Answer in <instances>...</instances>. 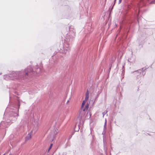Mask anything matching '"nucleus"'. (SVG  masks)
<instances>
[{
  "label": "nucleus",
  "mask_w": 155,
  "mask_h": 155,
  "mask_svg": "<svg viewBox=\"0 0 155 155\" xmlns=\"http://www.w3.org/2000/svg\"><path fill=\"white\" fill-rule=\"evenodd\" d=\"M16 104H14L13 105L15 109L11 108L9 110L8 113V114L9 115V118L7 120L6 123H9L10 122L13 123V121H16L17 118V117L18 116V109L19 108L20 104L19 101H17Z\"/></svg>",
  "instance_id": "nucleus-1"
},
{
  "label": "nucleus",
  "mask_w": 155,
  "mask_h": 155,
  "mask_svg": "<svg viewBox=\"0 0 155 155\" xmlns=\"http://www.w3.org/2000/svg\"><path fill=\"white\" fill-rule=\"evenodd\" d=\"M4 79L6 80L11 79L13 80L25 79L22 71H12L9 74L5 75L4 77Z\"/></svg>",
  "instance_id": "nucleus-2"
},
{
  "label": "nucleus",
  "mask_w": 155,
  "mask_h": 155,
  "mask_svg": "<svg viewBox=\"0 0 155 155\" xmlns=\"http://www.w3.org/2000/svg\"><path fill=\"white\" fill-rule=\"evenodd\" d=\"M41 71V68H38L36 69V70L34 71L32 69L31 67V66H29L23 71V76H24L25 79L28 76L29 74H31V73H33L35 72L36 73H39Z\"/></svg>",
  "instance_id": "nucleus-3"
},
{
  "label": "nucleus",
  "mask_w": 155,
  "mask_h": 155,
  "mask_svg": "<svg viewBox=\"0 0 155 155\" xmlns=\"http://www.w3.org/2000/svg\"><path fill=\"white\" fill-rule=\"evenodd\" d=\"M143 68L141 69H140L136 71L131 72V73H134V74L137 75V78H139L140 77L143 76L145 74V73L143 71Z\"/></svg>",
  "instance_id": "nucleus-4"
},
{
  "label": "nucleus",
  "mask_w": 155,
  "mask_h": 155,
  "mask_svg": "<svg viewBox=\"0 0 155 155\" xmlns=\"http://www.w3.org/2000/svg\"><path fill=\"white\" fill-rule=\"evenodd\" d=\"M151 1V2H150V3L151 4H154L155 3V0H140V3H143V5H144L145 3V2L147 1Z\"/></svg>",
  "instance_id": "nucleus-5"
},
{
  "label": "nucleus",
  "mask_w": 155,
  "mask_h": 155,
  "mask_svg": "<svg viewBox=\"0 0 155 155\" xmlns=\"http://www.w3.org/2000/svg\"><path fill=\"white\" fill-rule=\"evenodd\" d=\"M33 130H32L31 131V133H29L27 136L25 138V141H28V140H29L31 138V134H32L33 132Z\"/></svg>",
  "instance_id": "nucleus-6"
},
{
  "label": "nucleus",
  "mask_w": 155,
  "mask_h": 155,
  "mask_svg": "<svg viewBox=\"0 0 155 155\" xmlns=\"http://www.w3.org/2000/svg\"><path fill=\"white\" fill-rule=\"evenodd\" d=\"M64 50H65L64 51V52L65 54H66L69 52L70 50V47L68 45H67L65 48H64Z\"/></svg>",
  "instance_id": "nucleus-7"
},
{
  "label": "nucleus",
  "mask_w": 155,
  "mask_h": 155,
  "mask_svg": "<svg viewBox=\"0 0 155 155\" xmlns=\"http://www.w3.org/2000/svg\"><path fill=\"white\" fill-rule=\"evenodd\" d=\"M104 149L105 152H106L107 149V147L106 143H104Z\"/></svg>",
  "instance_id": "nucleus-8"
},
{
  "label": "nucleus",
  "mask_w": 155,
  "mask_h": 155,
  "mask_svg": "<svg viewBox=\"0 0 155 155\" xmlns=\"http://www.w3.org/2000/svg\"><path fill=\"white\" fill-rule=\"evenodd\" d=\"M106 126H107V120L106 119H105V122L104 126V130H106Z\"/></svg>",
  "instance_id": "nucleus-9"
},
{
  "label": "nucleus",
  "mask_w": 155,
  "mask_h": 155,
  "mask_svg": "<svg viewBox=\"0 0 155 155\" xmlns=\"http://www.w3.org/2000/svg\"><path fill=\"white\" fill-rule=\"evenodd\" d=\"M85 103V101H83L82 103L81 106V109H82L83 107L84 106V104Z\"/></svg>",
  "instance_id": "nucleus-10"
},
{
  "label": "nucleus",
  "mask_w": 155,
  "mask_h": 155,
  "mask_svg": "<svg viewBox=\"0 0 155 155\" xmlns=\"http://www.w3.org/2000/svg\"><path fill=\"white\" fill-rule=\"evenodd\" d=\"M81 113H82V111L84 112L87 110L85 108H83V107L82 109V110L81 109Z\"/></svg>",
  "instance_id": "nucleus-11"
},
{
  "label": "nucleus",
  "mask_w": 155,
  "mask_h": 155,
  "mask_svg": "<svg viewBox=\"0 0 155 155\" xmlns=\"http://www.w3.org/2000/svg\"><path fill=\"white\" fill-rule=\"evenodd\" d=\"M85 108L86 109V110H87L89 108V104L88 103L86 104Z\"/></svg>",
  "instance_id": "nucleus-12"
},
{
  "label": "nucleus",
  "mask_w": 155,
  "mask_h": 155,
  "mask_svg": "<svg viewBox=\"0 0 155 155\" xmlns=\"http://www.w3.org/2000/svg\"><path fill=\"white\" fill-rule=\"evenodd\" d=\"M89 98V95H85V101H87Z\"/></svg>",
  "instance_id": "nucleus-13"
},
{
  "label": "nucleus",
  "mask_w": 155,
  "mask_h": 155,
  "mask_svg": "<svg viewBox=\"0 0 155 155\" xmlns=\"http://www.w3.org/2000/svg\"><path fill=\"white\" fill-rule=\"evenodd\" d=\"M52 145H53V144L52 143L51 144V145L49 148V149H48V152L50 150V149L51 148Z\"/></svg>",
  "instance_id": "nucleus-14"
},
{
  "label": "nucleus",
  "mask_w": 155,
  "mask_h": 155,
  "mask_svg": "<svg viewBox=\"0 0 155 155\" xmlns=\"http://www.w3.org/2000/svg\"><path fill=\"white\" fill-rule=\"evenodd\" d=\"M107 110L105 111L103 113V117L107 113Z\"/></svg>",
  "instance_id": "nucleus-15"
},
{
  "label": "nucleus",
  "mask_w": 155,
  "mask_h": 155,
  "mask_svg": "<svg viewBox=\"0 0 155 155\" xmlns=\"http://www.w3.org/2000/svg\"><path fill=\"white\" fill-rule=\"evenodd\" d=\"M75 33L74 31H73L72 37L73 38H74L75 37Z\"/></svg>",
  "instance_id": "nucleus-16"
},
{
  "label": "nucleus",
  "mask_w": 155,
  "mask_h": 155,
  "mask_svg": "<svg viewBox=\"0 0 155 155\" xmlns=\"http://www.w3.org/2000/svg\"><path fill=\"white\" fill-rule=\"evenodd\" d=\"M106 130H104L103 132H102L103 135H105L106 134Z\"/></svg>",
  "instance_id": "nucleus-17"
},
{
  "label": "nucleus",
  "mask_w": 155,
  "mask_h": 155,
  "mask_svg": "<svg viewBox=\"0 0 155 155\" xmlns=\"http://www.w3.org/2000/svg\"><path fill=\"white\" fill-rule=\"evenodd\" d=\"M58 130H57V129H56L55 130V132H56V133L55 132H54V135H56L57 133H58V132L57 131Z\"/></svg>",
  "instance_id": "nucleus-18"
},
{
  "label": "nucleus",
  "mask_w": 155,
  "mask_h": 155,
  "mask_svg": "<svg viewBox=\"0 0 155 155\" xmlns=\"http://www.w3.org/2000/svg\"><path fill=\"white\" fill-rule=\"evenodd\" d=\"M89 95V93L88 92V91H87L85 95Z\"/></svg>",
  "instance_id": "nucleus-19"
},
{
  "label": "nucleus",
  "mask_w": 155,
  "mask_h": 155,
  "mask_svg": "<svg viewBox=\"0 0 155 155\" xmlns=\"http://www.w3.org/2000/svg\"><path fill=\"white\" fill-rule=\"evenodd\" d=\"M9 98H10L9 104H11V96H10V95Z\"/></svg>",
  "instance_id": "nucleus-20"
},
{
  "label": "nucleus",
  "mask_w": 155,
  "mask_h": 155,
  "mask_svg": "<svg viewBox=\"0 0 155 155\" xmlns=\"http://www.w3.org/2000/svg\"><path fill=\"white\" fill-rule=\"evenodd\" d=\"M5 122H3V121H2V122L0 124V125H2V124H4Z\"/></svg>",
  "instance_id": "nucleus-21"
},
{
  "label": "nucleus",
  "mask_w": 155,
  "mask_h": 155,
  "mask_svg": "<svg viewBox=\"0 0 155 155\" xmlns=\"http://www.w3.org/2000/svg\"><path fill=\"white\" fill-rule=\"evenodd\" d=\"M122 0H119V4L122 1Z\"/></svg>",
  "instance_id": "nucleus-22"
},
{
  "label": "nucleus",
  "mask_w": 155,
  "mask_h": 155,
  "mask_svg": "<svg viewBox=\"0 0 155 155\" xmlns=\"http://www.w3.org/2000/svg\"><path fill=\"white\" fill-rule=\"evenodd\" d=\"M69 102V100H68L66 103V104H67Z\"/></svg>",
  "instance_id": "nucleus-23"
},
{
  "label": "nucleus",
  "mask_w": 155,
  "mask_h": 155,
  "mask_svg": "<svg viewBox=\"0 0 155 155\" xmlns=\"http://www.w3.org/2000/svg\"><path fill=\"white\" fill-rule=\"evenodd\" d=\"M9 155H12V154H11V153Z\"/></svg>",
  "instance_id": "nucleus-24"
},
{
  "label": "nucleus",
  "mask_w": 155,
  "mask_h": 155,
  "mask_svg": "<svg viewBox=\"0 0 155 155\" xmlns=\"http://www.w3.org/2000/svg\"><path fill=\"white\" fill-rule=\"evenodd\" d=\"M139 7H140V5H139Z\"/></svg>",
  "instance_id": "nucleus-25"
},
{
  "label": "nucleus",
  "mask_w": 155,
  "mask_h": 155,
  "mask_svg": "<svg viewBox=\"0 0 155 155\" xmlns=\"http://www.w3.org/2000/svg\"><path fill=\"white\" fill-rule=\"evenodd\" d=\"M8 110V108H7V109H6V110H7H7Z\"/></svg>",
  "instance_id": "nucleus-26"
},
{
  "label": "nucleus",
  "mask_w": 155,
  "mask_h": 155,
  "mask_svg": "<svg viewBox=\"0 0 155 155\" xmlns=\"http://www.w3.org/2000/svg\"><path fill=\"white\" fill-rule=\"evenodd\" d=\"M83 114H84V113L82 112Z\"/></svg>",
  "instance_id": "nucleus-27"
},
{
  "label": "nucleus",
  "mask_w": 155,
  "mask_h": 155,
  "mask_svg": "<svg viewBox=\"0 0 155 155\" xmlns=\"http://www.w3.org/2000/svg\"><path fill=\"white\" fill-rule=\"evenodd\" d=\"M2 74V73H0V74L1 75Z\"/></svg>",
  "instance_id": "nucleus-28"
},
{
  "label": "nucleus",
  "mask_w": 155,
  "mask_h": 155,
  "mask_svg": "<svg viewBox=\"0 0 155 155\" xmlns=\"http://www.w3.org/2000/svg\"><path fill=\"white\" fill-rule=\"evenodd\" d=\"M5 154H3V155H5Z\"/></svg>",
  "instance_id": "nucleus-29"
}]
</instances>
